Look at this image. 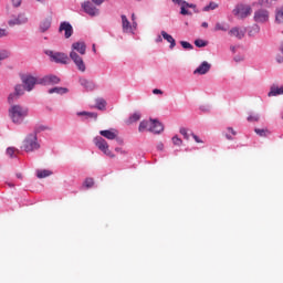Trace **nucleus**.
<instances>
[{
  "label": "nucleus",
  "instance_id": "33",
  "mask_svg": "<svg viewBox=\"0 0 283 283\" xmlns=\"http://www.w3.org/2000/svg\"><path fill=\"white\" fill-rule=\"evenodd\" d=\"M96 107H97V109L103 111V109H105V107H107V102L103 98H98V99H96Z\"/></svg>",
  "mask_w": 283,
  "mask_h": 283
},
{
  "label": "nucleus",
  "instance_id": "47",
  "mask_svg": "<svg viewBox=\"0 0 283 283\" xmlns=\"http://www.w3.org/2000/svg\"><path fill=\"white\" fill-rule=\"evenodd\" d=\"M192 138H193V140H195L196 143H203V142L201 140V138L198 137V135H196V134H192Z\"/></svg>",
  "mask_w": 283,
  "mask_h": 283
},
{
  "label": "nucleus",
  "instance_id": "27",
  "mask_svg": "<svg viewBox=\"0 0 283 283\" xmlns=\"http://www.w3.org/2000/svg\"><path fill=\"white\" fill-rule=\"evenodd\" d=\"M151 126V120L147 122V120H143L139 124L138 127V132L143 133V132H149V127Z\"/></svg>",
  "mask_w": 283,
  "mask_h": 283
},
{
  "label": "nucleus",
  "instance_id": "12",
  "mask_svg": "<svg viewBox=\"0 0 283 283\" xmlns=\"http://www.w3.org/2000/svg\"><path fill=\"white\" fill-rule=\"evenodd\" d=\"M164 130L165 126H163V123H160L158 119H150L148 132H151L153 134H160V132Z\"/></svg>",
  "mask_w": 283,
  "mask_h": 283
},
{
  "label": "nucleus",
  "instance_id": "26",
  "mask_svg": "<svg viewBox=\"0 0 283 283\" xmlns=\"http://www.w3.org/2000/svg\"><path fill=\"white\" fill-rule=\"evenodd\" d=\"M172 3H177V6H180V14L187 15V14H191V12H189L188 10L185 9V1L184 0H172Z\"/></svg>",
  "mask_w": 283,
  "mask_h": 283
},
{
  "label": "nucleus",
  "instance_id": "1",
  "mask_svg": "<svg viewBox=\"0 0 283 283\" xmlns=\"http://www.w3.org/2000/svg\"><path fill=\"white\" fill-rule=\"evenodd\" d=\"M29 109L25 106L19 104L11 105L9 108V117L14 125H22V123L28 118Z\"/></svg>",
  "mask_w": 283,
  "mask_h": 283
},
{
  "label": "nucleus",
  "instance_id": "24",
  "mask_svg": "<svg viewBox=\"0 0 283 283\" xmlns=\"http://www.w3.org/2000/svg\"><path fill=\"white\" fill-rule=\"evenodd\" d=\"M122 28L124 32H129V30H132V23L127 19V15H122Z\"/></svg>",
  "mask_w": 283,
  "mask_h": 283
},
{
  "label": "nucleus",
  "instance_id": "23",
  "mask_svg": "<svg viewBox=\"0 0 283 283\" xmlns=\"http://www.w3.org/2000/svg\"><path fill=\"white\" fill-rule=\"evenodd\" d=\"M52 25V18H48L43 20L40 24L41 32H48L50 30V27Z\"/></svg>",
  "mask_w": 283,
  "mask_h": 283
},
{
  "label": "nucleus",
  "instance_id": "7",
  "mask_svg": "<svg viewBox=\"0 0 283 283\" xmlns=\"http://www.w3.org/2000/svg\"><path fill=\"white\" fill-rule=\"evenodd\" d=\"M22 83L27 92H32V90H34V85H36V83L39 84V80L32 75H25L22 77Z\"/></svg>",
  "mask_w": 283,
  "mask_h": 283
},
{
  "label": "nucleus",
  "instance_id": "3",
  "mask_svg": "<svg viewBox=\"0 0 283 283\" xmlns=\"http://www.w3.org/2000/svg\"><path fill=\"white\" fill-rule=\"evenodd\" d=\"M93 143L99 149V151H103V154H105V156H108L109 158H116L112 150H109V144H107V140H105L103 137H95L93 139Z\"/></svg>",
  "mask_w": 283,
  "mask_h": 283
},
{
  "label": "nucleus",
  "instance_id": "52",
  "mask_svg": "<svg viewBox=\"0 0 283 283\" xmlns=\"http://www.w3.org/2000/svg\"><path fill=\"white\" fill-rule=\"evenodd\" d=\"M155 41H156V43H163V36L158 35Z\"/></svg>",
  "mask_w": 283,
  "mask_h": 283
},
{
  "label": "nucleus",
  "instance_id": "58",
  "mask_svg": "<svg viewBox=\"0 0 283 283\" xmlns=\"http://www.w3.org/2000/svg\"><path fill=\"white\" fill-rule=\"evenodd\" d=\"M243 59L242 57H234V61H237V63H238V61H242Z\"/></svg>",
  "mask_w": 283,
  "mask_h": 283
},
{
  "label": "nucleus",
  "instance_id": "20",
  "mask_svg": "<svg viewBox=\"0 0 283 283\" xmlns=\"http://www.w3.org/2000/svg\"><path fill=\"white\" fill-rule=\"evenodd\" d=\"M161 36L167 43H170V50L176 48V39L171 34L167 33V31H161Z\"/></svg>",
  "mask_w": 283,
  "mask_h": 283
},
{
  "label": "nucleus",
  "instance_id": "14",
  "mask_svg": "<svg viewBox=\"0 0 283 283\" xmlns=\"http://www.w3.org/2000/svg\"><path fill=\"white\" fill-rule=\"evenodd\" d=\"M229 36H234L235 39L242 40V38L247 34V29H242L240 27H233L228 31Z\"/></svg>",
  "mask_w": 283,
  "mask_h": 283
},
{
  "label": "nucleus",
  "instance_id": "28",
  "mask_svg": "<svg viewBox=\"0 0 283 283\" xmlns=\"http://www.w3.org/2000/svg\"><path fill=\"white\" fill-rule=\"evenodd\" d=\"M256 3L261 8H271L275 3V0H259Z\"/></svg>",
  "mask_w": 283,
  "mask_h": 283
},
{
  "label": "nucleus",
  "instance_id": "13",
  "mask_svg": "<svg viewBox=\"0 0 283 283\" xmlns=\"http://www.w3.org/2000/svg\"><path fill=\"white\" fill-rule=\"evenodd\" d=\"M28 21V17L25 13H20L17 18H11L8 22L10 28H14V25H23Z\"/></svg>",
  "mask_w": 283,
  "mask_h": 283
},
{
  "label": "nucleus",
  "instance_id": "51",
  "mask_svg": "<svg viewBox=\"0 0 283 283\" xmlns=\"http://www.w3.org/2000/svg\"><path fill=\"white\" fill-rule=\"evenodd\" d=\"M115 151H117V154H127L123 148H115Z\"/></svg>",
  "mask_w": 283,
  "mask_h": 283
},
{
  "label": "nucleus",
  "instance_id": "35",
  "mask_svg": "<svg viewBox=\"0 0 283 283\" xmlns=\"http://www.w3.org/2000/svg\"><path fill=\"white\" fill-rule=\"evenodd\" d=\"M77 116H88V118H98V114L96 113H90V112H80L77 113Z\"/></svg>",
  "mask_w": 283,
  "mask_h": 283
},
{
  "label": "nucleus",
  "instance_id": "55",
  "mask_svg": "<svg viewBox=\"0 0 283 283\" xmlns=\"http://www.w3.org/2000/svg\"><path fill=\"white\" fill-rule=\"evenodd\" d=\"M226 138H227L228 140H232V139H233V137H231V136L229 135V133L226 134Z\"/></svg>",
  "mask_w": 283,
  "mask_h": 283
},
{
  "label": "nucleus",
  "instance_id": "16",
  "mask_svg": "<svg viewBox=\"0 0 283 283\" xmlns=\"http://www.w3.org/2000/svg\"><path fill=\"white\" fill-rule=\"evenodd\" d=\"M99 134L107 138V140H116L118 138V132L116 129L101 130Z\"/></svg>",
  "mask_w": 283,
  "mask_h": 283
},
{
  "label": "nucleus",
  "instance_id": "45",
  "mask_svg": "<svg viewBox=\"0 0 283 283\" xmlns=\"http://www.w3.org/2000/svg\"><path fill=\"white\" fill-rule=\"evenodd\" d=\"M3 36H8V30L0 29V39H3Z\"/></svg>",
  "mask_w": 283,
  "mask_h": 283
},
{
  "label": "nucleus",
  "instance_id": "18",
  "mask_svg": "<svg viewBox=\"0 0 283 283\" xmlns=\"http://www.w3.org/2000/svg\"><path fill=\"white\" fill-rule=\"evenodd\" d=\"M80 84L82 85V87H85L87 92H93V90L96 88V84L87 78H80Z\"/></svg>",
  "mask_w": 283,
  "mask_h": 283
},
{
  "label": "nucleus",
  "instance_id": "48",
  "mask_svg": "<svg viewBox=\"0 0 283 283\" xmlns=\"http://www.w3.org/2000/svg\"><path fill=\"white\" fill-rule=\"evenodd\" d=\"M95 6H102L105 0H92Z\"/></svg>",
  "mask_w": 283,
  "mask_h": 283
},
{
  "label": "nucleus",
  "instance_id": "60",
  "mask_svg": "<svg viewBox=\"0 0 283 283\" xmlns=\"http://www.w3.org/2000/svg\"><path fill=\"white\" fill-rule=\"evenodd\" d=\"M231 50H232V52H235V48L234 46H232Z\"/></svg>",
  "mask_w": 283,
  "mask_h": 283
},
{
  "label": "nucleus",
  "instance_id": "10",
  "mask_svg": "<svg viewBox=\"0 0 283 283\" xmlns=\"http://www.w3.org/2000/svg\"><path fill=\"white\" fill-rule=\"evenodd\" d=\"M255 23H266L269 21V12L264 9H259L254 12Z\"/></svg>",
  "mask_w": 283,
  "mask_h": 283
},
{
  "label": "nucleus",
  "instance_id": "36",
  "mask_svg": "<svg viewBox=\"0 0 283 283\" xmlns=\"http://www.w3.org/2000/svg\"><path fill=\"white\" fill-rule=\"evenodd\" d=\"M218 8V3L210 2L208 6L203 8V12H209L211 10H216Z\"/></svg>",
  "mask_w": 283,
  "mask_h": 283
},
{
  "label": "nucleus",
  "instance_id": "49",
  "mask_svg": "<svg viewBox=\"0 0 283 283\" xmlns=\"http://www.w3.org/2000/svg\"><path fill=\"white\" fill-rule=\"evenodd\" d=\"M184 6H185V10H187V8H196V6L190 4V3L187 2V1H185Z\"/></svg>",
  "mask_w": 283,
  "mask_h": 283
},
{
  "label": "nucleus",
  "instance_id": "57",
  "mask_svg": "<svg viewBox=\"0 0 283 283\" xmlns=\"http://www.w3.org/2000/svg\"><path fill=\"white\" fill-rule=\"evenodd\" d=\"M92 50H93L94 53H96V44L92 45Z\"/></svg>",
  "mask_w": 283,
  "mask_h": 283
},
{
  "label": "nucleus",
  "instance_id": "62",
  "mask_svg": "<svg viewBox=\"0 0 283 283\" xmlns=\"http://www.w3.org/2000/svg\"><path fill=\"white\" fill-rule=\"evenodd\" d=\"M18 178H21V175H17Z\"/></svg>",
  "mask_w": 283,
  "mask_h": 283
},
{
  "label": "nucleus",
  "instance_id": "54",
  "mask_svg": "<svg viewBox=\"0 0 283 283\" xmlns=\"http://www.w3.org/2000/svg\"><path fill=\"white\" fill-rule=\"evenodd\" d=\"M276 61H277V63H283V56L277 55Z\"/></svg>",
  "mask_w": 283,
  "mask_h": 283
},
{
  "label": "nucleus",
  "instance_id": "21",
  "mask_svg": "<svg viewBox=\"0 0 283 283\" xmlns=\"http://www.w3.org/2000/svg\"><path fill=\"white\" fill-rule=\"evenodd\" d=\"M17 96H23V86L21 84L15 85V94H10L8 97L9 103H13Z\"/></svg>",
  "mask_w": 283,
  "mask_h": 283
},
{
  "label": "nucleus",
  "instance_id": "34",
  "mask_svg": "<svg viewBox=\"0 0 283 283\" xmlns=\"http://www.w3.org/2000/svg\"><path fill=\"white\" fill-rule=\"evenodd\" d=\"M83 187L86 189H92V187H94V178H86L83 182Z\"/></svg>",
  "mask_w": 283,
  "mask_h": 283
},
{
  "label": "nucleus",
  "instance_id": "4",
  "mask_svg": "<svg viewBox=\"0 0 283 283\" xmlns=\"http://www.w3.org/2000/svg\"><path fill=\"white\" fill-rule=\"evenodd\" d=\"M251 12H253V10L251 9V6L238 4L233 9L232 14H234V17H237V19H247V17H250Z\"/></svg>",
  "mask_w": 283,
  "mask_h": 283
},
{
  "label": "nucleus",
  "instance_id": "32",
  "mask_svg": "<svg viewBox=\"0 0 283 283\" xmlns=\"http://www.w3.org/2000/svg\"><path fill=\"white\" fill-rule=\"evenodd\" d=\"M36 176H38V178H48L49 176H52V171H50V170H38L36 171Z\"/></svg>",
  "mask_w": 283,
  "mask_h": 283
},
{
  "label": "nucleus",
  "instance_id": "15",
  "mask_svg": "<svg viewBox=\"0 0 283 283\" xmlns=\"http://www.w3.org/2000/svg\"><path fill=\"white\" fill-rule=\"evenodd\" d=\"M59 31L64 32L65 39H70V36L74 34V29L72 28V24H70V22H62L60 24Z\"/></svg>",
  "mask_w": 283,
  "mask_h": 283
},
{
  "label": "nucleus",
  "instance_id": "8",
  "mask_svg": "<svg viewBox=\"0 0 283 283\" xmlns=\"http://www.w3.org/2000/svg\"><path fill=\"white\" fill-rule=\"evenodd\" d=\"M71 50V52H76V54L85 56L87 52V45L83 41H77L72 44Z\"/></svg>",
  "mask_w": 283,
  "mask_h": 283
},
{
  "label": "nucleus",
  "instance_id": "9",
  "mask_svg": "<svg viewBox=\"0 0 283 283\" xmlns=\"http://www.w3.org/2000/svg\"><path fill=\"white\" fill-rule=\"evenodd\" d=\"M59 83H61V78L56 75H45L39 80L40 85H59Z\"/></svg>",
  "mask_w": 283,
  "mask_h": 283
},
{
  "label": "nucleus",
  "instance_id": "30",
  "mask_svg": "<svg viewBox=\"0 0 283 283\" xmlns=\"http://www.w3.org/2000/svg\"><path fill=\"white\" fill-rule=\"evenodd\" d=\"M254 132L255 134H258V136H261L262 138H266L268 134H271L269 129H264V128H255Z\"/></svg>",
  "mask_w": 283,
  "mask_h": 283
},
{
  "label": "nucleus",
  "instance_id": "42",
  "mask_svg": "<svg viewBox=\"0 0 283 283\" xmlns=\"http://www.w3.org/2000/svg\"><path fill=\"white\" fill-rule=\"evenodd\" d=\"M172 143H174V145H176L177 147H180V145H182V139H180L178 136H174V137H172Z\"/></svg>",
  "mask_w": 283,
  "mask_h": 283
},
{
  "label": "nucleus",
  "instance_id": "19",
  "mask_svg": "<svg viewBox=\"0 0 283 283\" xmlns=\"http://www.w3.org/2000/svg\"><path fill=\"white\" fill-rule=\"evenodd\" d=\"M229 23L227 22H217L214 28L212 29L213 32H229Z\"/></svg>",
  "mask_w": 283,
  "mask_h": 283
},
{
  "label": "nucleus",
  "instance_id": "37",
  "mask_svg": "<svg viewBox=\"0 0 283 283\" xmlns=\"http://www.w3.org/2000/svg\"><path fill=\"white\" fill-rule=\"evenodd\" d=\"M195 45L197 48H207V42H205V40L198 39L195 41Z\"/></svg>",
  "mask_w": 283,
  "mask_h": 283
},
{
  "label": "nucleus",
  "instance_id": "2",
  "mask_svg": "<svg viewBox=\"0 0 283 283\" xmlns=\"http://www.w3.org/2000/svg\"><path fill=\"white\" fill-rule=\"evenodd\" d=\"M22 149L27 154L39 151V149H41V144H39V137H36V133L27 135L22 143Z\"/></svg>",
  "mask_w": 283,
  "mask_h": 283
},
{
  "label": "nucleus",
  "instance_id": "44",
  "mask_svg": "<svg viewBox=\"0 0 283 283\" xmlns=\"http://www.w3.org/2000/svg\"><path fill=\"white\" fill-rule=\"evenodd\" d=\"M227 132H228L229 134H231L232 136H238V132H235V129H233V127H228V128H227Z\"/></svg>",
  "mask_w": 283,
  "mask_h": 283
},
{
  "label": "nucleus",
  "instance_id": "39",
  "mask_svg": "<svg viewBox=\"0 0 283 283\" xmlns=\"http://www.w3.org/2000/svg\"><path fill=\"white\" fill-rule=\"evenodd\" d=\"M276 21L283 23V8L276 11Z\"/></svg>",
  "mask_w": 283,
  "mask_h": 283
},
{
  "label": "nucleus",
  "instance_id": "53",
  "mask_svg": "<svg viewBox=\"0 0 283 283\" xmlns=\"http://www.w3.org/2000/svg\"><path fill=\"white\" fill-rule=\"evenodd\" d=\"M153 94H163V91L155 88V90H153Z\"/></svg>",
  "mask_w": 283,
  "mask_h": 283
},
{
  "label": "nucleus",
  "instance_id": "6",
  "mask_svg": "<svg viewBox=\"0 0 283 283\" xmlns=\"http://www.w3.org/2000/svg\"><path fill=\"white\" fill-rule=\"evenodd\" d=\"M48 56L52 59L55 63H62L63 65H67L70 57L65 53L46 51Z\"/></svg>",
  "mask_w": 283,
  "mask_h": 283
},
{
  "label": "nucleus",
  "instance_id": "50",
  "mask_svg": "<svg viewBox=\"0 0 283 283\" xmlns=\"http://www.w3.org/2000/svg\"><path fill=\"white\" fill-rule=\"evenodd\" d=\"M157 149H158L159 151H163V149H165V145H164L163 143H159V144L157 145Z\"/></svg>",
  "mask_w": 283,
  "mask_h": 283
},
{
  "label": "nucleus",
  "instance_id": "29",
  "mask_svg": "<svg viewBox=\"0 0 283 283\" xmlns=\"http://www.w3.org/2000/svg\"><path fill=\"white\" fill-rule=\"evenodd\" d=\"M140 120V114L139 113H134L128 119H127V125H132L133 123H138Z\"/></svg>",
  "mask_w": 283,
  "mask_h": 283
},
{
  "label": "nucleus",
  "instance_id": "38",
  "mask_svg": "<svg viewBox=\"0 0 283 283\" xmlns=\"http://www.w3.org/2000/svg\"><path fill=\"white\" fill-rule=\"evenodd\" d=\"M181 48H184L185 50H193V45H191V43L187 42V41H181L180 42Z\"/></svg>",
  "mask_w": 283,
  "mask_h": 283
},
{
  "label": "nucleus",
  "instance_id": "25",
  "mask_svg": "<svg viewBox=\"0 0 283 283\" xmlns=\"http://www.w3.org/2000/svg\"><path fill=\"white\" fill-rule=\"evenodd\" d=\"M67 92H70V90H67V87H59L55 86L51 90H49V94H67Z\"/></svg>",
  "mask_w": 283,
  "mask_h": 283
},
{
  "label": "nucleus",
  "instance_id": "59",
  "mask_svg": "<svg viewBox=\"0 0 283 283\" xmlns=\"http://www.w3.org/2000/svg\"><path fill=\"white\" fill-rule=\"evenodd\" d=\"M40 3H45V0H36Z\"/></svg>",
  "mask_w": 283,
  "mask_h": 283
},
{
  "label": "nucleus",
  "instance_id": "46",
  "mask_svg": "<svg viewBox=\"0 0 283 283\" xmlns=\"http://www.w3.org/2000/svg\"><path fill=\"white\" fill-rule=\"evenodd\" d=\"M12 4L14 8H19L21 6V0H12Z\"/></svg>",
  "mask_w": 283,
  "mask_h": 283
},
{
  "label": "nucleus",
  "instance_id": "61",
  "mask_svg": "<svg viewBox=\"0 0 283 283\" xmlns=\"http://www.w3.org/2000/svg\"><path fill=\"white\" fill-rule=\"evenodd\" d=\"M135 17H136V15L133 13V14H132V19H135Z\"/></svg>",
  "mask_w": 283,
  "mask_h": 283
},
{
  "label": "nucleus",
  "instance_id": "17",
  "mask_svg": "<svg viewBox=\"0 0 283 283\" xmlns=\"http://www.w3.org/2000/svg\"><path fill=\"white\" fill-rule=\"evenodd\" d=\"M211 70V64L209 62H202L199 67H197L193 74H207Z\"/></svg>",
  "mask_w": 283,
  "mask_h": 283
},
{
  "label": "nucleus",
  "instance_id": "11",
  "mask_svg": "<svg viewBox=\"0 0 283 283\" xmlns=\"http://www.w3.org/2000/svg\"><path fill=\"white\" fill-rule=\"evenodd\" d=\"M82 8L84 12H86V14H90V17L98 15V9L94 7V4L91 1L83 2Z\"/></svg>",
  "mask_w": 283,
  "mask_h": 283
},
{
  "label": "nucleus",
  "instance_id": "22",
  "mask_svg": "<svg viewBox=\"0 0 283 283\" xmlns=\"http://www.w3.org/2000/svg\"><path fill=\"white\" fill-rule=\"evenodd\" d=\"M283 94V86H276V85H272L270 88V92L268 93V96H280Z\"/></svg>",
  "mask_w": 283,
  "mask_h": 283
},
{
  "label": "nucleus",
  "instance_id": "40",
  "mask_svg": "<svg viewBox=\"0 0 283 283\" xmlns=\"http://www.w3.org/2000/svg\"><path fill=\"white\" fill-rule=\"evenodd\" d=\"M10 56V53L6 50H0V61H6Z\"/></svg>",
  "mask_w": 283,
  "mask_h": 283
},
{
  "label": "nucleus",
  "instance_id": "43",
  "mask_svg": "<svg viewBox=\"0 0 283 283\" xmlns=\"http://www.w3.org/2000/svg\"><path fill=\"white\" fill-rule=\"evenodd\" d=\"M180 134H182L186 140H189V133H187V128H180Z\"/></svg>",
  "mask_w": 283,
  "mask_h": 283
},
{
  "label": "nucleus",
  "instance_id": "41",
  "mask_svg": "<svg viewBox=\"0 0 283 283\" xmlns=\"http://www.w3.org/2000/svg\"><path fill=\"white\" fill-rule=\"evenodd\" d=\"M249 123H258L260 120V116L258 115H250L248 117Z\"/></svg>",
  "mask_w": 283,
  "mask_h": 283
},
{
  "label": "nucleus",
  "instance_id": "56",
  "mask_svg": "<svg viewBox=\"0 0 283 283\" xmlns=\"http://www.w3.org/2000/svg\"><path fill=\"white\" fill-rule=\"evenodd\" d=\"M201 27H202V28H209V23L202 22Z\"/></svg>",
  "mask_w": 283,
  "mask_h": 283
},
{
  "label": "nucleus",
  "instance_id": "31",
  "mask_svg": "<svg viewBox=\"0 0 283 283\" xmlns=\"http://www.w3.org/2000/svg\"><path fill=\"white\" fill-rule=\"evenodd\" d=\"M17 154H19V149L14 147L7 148V155L9 156V158H17Z\"/></svg>",
  "mask_w": 283,
  "mask_h": 283
},
{
  "label": "nucleus",
  "instance_id": "5",
  "mask_svg": "<svg viewBox=\"0 0 283 283\" xmlns=\"http://www.w3.org/2000/svg\"><path fill=\"white\" fill-rule=\"evenodd\" d=\"M70 59L71 61H73L76 70H78V72H86L87 70V65L85 64V61L83 60V55L76 53V52H71L70 53Z\"/></svg>",
  "mask_w": 283,
  "mask_h": 283
}]
</instances>
